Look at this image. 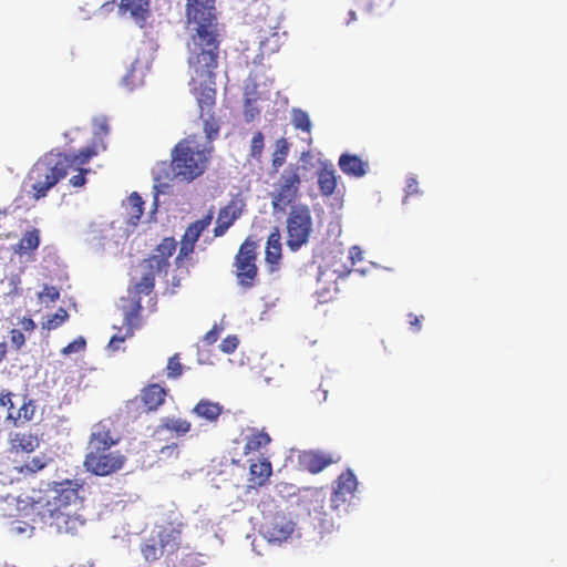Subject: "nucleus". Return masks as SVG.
<instances>
[{
    "label": "nucleus",
    "mask_w": 567,
    "mask_h": 567,
    "mask_svg": "<svg viewBox=\"0 0 567 567\" xmlns=\"http://www.w3.org/2000/svg\"><path fill=\"white\" fill-rule=\"evenodd\" d=\"M220 32L218 24L196 25L188 42V74L190 92L199 107V118L208 140L219 135L220 123L215 114L216 70L219 62Z\"/></svg>",
    "instance_id": "nucleus-1"
},
{
    "label": "nucleus",
    "mask_w": 567,
    "mask_h": 567,
    "mask_svg": "<svg viewBox=\"0 0 567 567\" xmlns=\"http://www.w3.org/2000/svg\"><path fill=\"white\" fill-rule=\"evenodd\" d=\"M207 141L208 145L200 144L196 135L181 140L172 150L171 164L162 162L153 171L156 190L165 193L175 179L188 184L200 177L208 167L214 150V140Z\"/></svg>",
    "instance_id": "nucleus-2"
},
{
    "label": "nucleus",
    "mask_w": 567,
    "mask_h": 567,
    "mask_svg": "<svg viewBox=\"0 0 567 567\" xmlns=\"http://www.w3.org/2000/svg\"><path fill=\"white\" fill-rule=\"evenodd\" d=\"M81 489L82 484L76 480L54 482L45 495L35 502L41 516L59 533L73 534L84 525V519L78 514L82 504Z\"/></svg>",
    "instance_id": "nucleus-3"
},
{
    "label": "nucleus",
    "mask_w": 567,
    "mask_h": 567,
    "mask_svg": "<svg viewBox=\"0 0 567 567\" xmlns=\"http://www.w3.org/2000/svg\"><path fill=\"white\" fill-rule=\"evenodd\" d=\"M121 435L115 431L110 419L101 420L93 425L87 442V453L83 465L87 472L96 476H109L121 471L126 456L118 450L111 449L118 444Z\"/></svg>",
    "instance_id": "nucleus-4"
},
{
    "label": "nucleus",
    "mask_w": 567,
    "mask_h": 567,
    "mask_svg": "<svg viewBox=\"0 0 567 567\" xmlns=\"http://www.w3.org/2000/svg\"><path fill=\"white\" fill-rule=\"evenodd\" d=\"M69 159L62 153H47L40 157L27 175L33 198L45 197L61 179L68 175Z\"/></svg>",
    "instance_id": "nucleus-5"
},
{
    "label": "nucleus",
    "mask_w": 567,
    "mask_h": 567,
    "mask_svg": "<svg viewBox=\"0 0 567 567\" xmlns=\"http://www.w3.org/2000/svg\"><path fill=\"white\" fill-rule=\"evenodd\" d=\"M287 247L291 251L299 250L309 241L312 233V216L309 206H292L287 217Z\"/></svg>",
    "instance_id": "nucleus-6"
},
{
    "label": "nucleus",
    "mask_w": 567,
    "mask_h": 567,
    "mask_svg": "<svg viewBox=\"0 0 567 567\" xmlns=\"http://www.w3.org/2000/svg\"><path fill=\"white\" fill-rule=\"evenodd\" d=\"M159 274L155 269H146L140 281L135 282L133 287L128 288V298L131 300L130 309L124 312V323L128 327V334L133 336L134 330L140 328L142 311L141 296L150 295L155 286V277Z\"/></svg>",
    "instance_id": "nucleus-7"
},
{
    "label": "nucleus",
    "mask_w": 567,
    "mask_h": 567,
    "mask_svg": "<svg viewBox=\"0 0 567 567\" xmlns=\"http://www.w3.org/2000/svg\"><path fill=\"white\" fill-rule=\"evenodd\" d=\"M256 243L246 239L235 257L234 267L238 285L245 290L255 287L258 278Z\"/></svg>",
    "instance_id": "nucleus-8"
},
{
    "label": "nucleus",
    "mask_w": 567,
    "mask_h": 567,
    "mask_svg": "<svg viewBox=\"0 0 567 567\" xmlns=\"http://www.w3.org/2000/svg\"><path fill=\"white\" fill-rule=\"evenodd\" d=\"M299 166L287 167L279 177L277 188L271 194L274 212L284 213L297 198L301 178Z\"/></svg>",
    "instance_id": "nucleus-9"
},
{
    "label": "nucleus",
    "mask_w": 567,
    "mask_h": 567,
    "mask_svg": "<svg viewBox=\"0 0 567 567\" xmlns=\"http://www.w3.org/2000/svg\"><path fill=\"white\" fill-rule=\"evenodd\" d=\"M66 159H69L68 172L70 169L78 171L76 175H73L69 183L73 187H82L86 183V174L91 172L89 168H83L94 156L99 154L95 143H92L81 148L76 154L62 153Z\"/></svg>",
    "instance_id": "nucleus-10"
},
{
    "label": "nucleus",
    "mask_w": 567,
    "mask_h": 567,
    "mask_svg": "<svg viewBox=\"0 0 567 567\" xmlns=\"http://www.w3.org/2000/svg\"><path fill=\"white\" fill-rule=\"evenodd\" d=\"M358 487V481L354 473L351 470L342 472L333 487V492L330 497V507L332 511H338L354 495Z\"/></svg>",
    "instance_id": "nucleus-11"
},
{
    "label": "nucleus",
    "mask_w": 567,
    "mask_h": 567,
    "mask_svg": "<svg viewBox=\"0 0 567 567\" xmlns=\"http://www.w3.org/2000/svg\"><path fill=\"white\" fill-rule=\"evenodd\" d=\"M214 217V213L210 209L202 219L192 223L185 230L182 238L181 248L175 259L178 265L184 258L194 251L196 241L198 240L202 233L210 225Z\"/></svg>",
    "instance_id": "nucleus-12"
},
{
    "label": "nucleus",
    "mask_w": 567,
    "mask_h": 567,
    "mask_svg": "<svg viewBox=\"0 0 567 567\" xmlns=\"http://www.w3.org/2000/svg\"><path fill=\"white\" fill-rule=\"evenodd\" d=\"M186 17L189 23L218 24L215 0H187Z\"/></svg>",
    "instance_id": "nucleus-13"
},
{
    "label": "nucleus",
    "mask_w": 567,
    "mask_h": 567,
    "mask_svg": "<svg viewBox=\"0 0 567 567\" xmlns=\"http://www.w3.org/2000/svg\"><path fill=\"white\" fill-rule=\"evenodd\" d=\"M341 456L337 453H329L318 450L303 451L299 455V464L311 474H318L331 464L338 463Z\"/></svg>",
    "instance_id": "nucleus-14"
},
{
    "label": "nucleus",
    "mask_w": 567,
    "mask_h": 567,
    "mask_svg": "<svg viewBox=\"0 0 567 567\" xmlns=\"http://www.w3.org/2000/svg\"><path fill=\"white\" fill-rule=\"evenodd\" d=\"M177 247V243L173 237L164 238L155 248L156 254L143 260L145 269H155L162 272L169 267V258L173 256Z\"/></svg>",
    "instance_id": "nucleus-15"
},
{
    "label": "nucleus",
    "mask_w": 567,
    "mask_h": 567,
    "mask_svg": "<svg viewBox=\"0 0 567 567\" xmlns=\"http://www.w3.org/2000/svg\"><path fill=\"white\" fill-rule=\"evenodd\" d=\"M183 526L182 523H168L158 530L156 538L167 555H174L179 550Z\"/></svg>",
    "instance_id": "nucleus-16"
},
{
    "label": "nucleus",
    "mask_w": 567,
    "mask_h": 567,
    "mask_svg": "<svg viewBox=\"0 0 567 567\" xmlns=\"http://www.w3.org/2000/svg\"><path fill=\"white\" fill-rule=\"evenodd\" d=\"M295 530V523L281 514H276L267 525L266 533L270 542H285Z\"/></svg>",
    "instance_id": "nucleus-17"
},
{
    "label": "nucleus",
    "mask_w": 567,
    "mask_h": 567,
    "mask_svg": "<svg viewBox=\"0 0 567 567\" xmlns=\"http://www.w3.org/2000/svg\"><path fill=\"white\" fill-rule=\"evenodd\" d=\"M338 165L341 172L348 176L361 178L369 171V162L358 155L343 153L340 155Z\"/></svg>",
    "instance_id": "nucleus-18"
},
{
    "label": "nucleus",
    "mask_w": 567,
    "mask_h": 567,
    "mask_svg": "<svg viewBox=\"0 0 567 567\" xmlns=\"http://www.w3.org/2000/svg\"><path fill=\"white\" fill-rule=\"evenodd\" d=\"M167 390L158 383H151L141 390V401L148 412L157 411L164 403Z\"/></svg>",
    "instance_id": "nucleus-19"
},
{
    "label": "nucleus",
    "mask_w": 567,
    "mask_h": 567,
    "mask_svg": "<svg viewBox=\"0 0 567 567\" xmlns=\"http://www.w3.org/2000/svg\"><path fill=\"white\" fill-rule=\"evenodd\" d=\"M318 187L322 196H331L337 188L338 178L332 164L322 163L317 172Z\"/></svg>",
    "instance_id": "nucleus-20"
},
{
    "label": "nucleus",
    "mask_w": 567,
    "mask_h": 567,
    "mask_svg": "<svg viewBox=\"0 0 567 567\" xmlns=\"http://www.w3.org/2000/svg\"><path fill=\"white\" fill-rule=\"evenodd\" d=\"M35 410L34 401L23 396L17 411H10V413L6 415V420L11 422L14 426H21L33 419Z\"/></svg>",
    "instance_id": "nucleus-21"
},
{
    "label": "nucleus",
    "mask_w": 567,
    "mask_h": 567,
    "mask_svg": "<svg viewBox=\"0 0 567 567\" xmlns=\"http://www.w3.org/2000/svg\"><path fill=\"white\" fill-rule=\"evenodd\" d=\"M280 231L276 227L267 239L265 259L268 265H270V270L275 271L278 269L279 261L281 259V243H280Z\"/></svg>",
    "instance_id": "nucleus-22"
},
{
    "label": "nucleus",
    "mask_w": 567,
    "mask_h": 567,
    "mask_svg": "<svg viewBox=\"0 0 567 567\" xmlns=\"http://www.w3.org/2000/svg\"><path fill=\"white\" fill-rule=\"evenodd\" d=\"M223 405L218 402H213L208 399H202L193 408L192 413L196 416L206 420L209 423H216L223 413Z\"/></svg>",
    "instance_id": "nucleus-23"
},
{
    "label": "nucleus",
    "mask_w": 567,
    "mask_h": 567,
    "mask_svg": "<svg viewBox=\"0 0 567 567\" xmlns=\"http://www.w3.org/2000/svg\"><path fill=\"white\" fill-rule=\"evenodd\" d=\"M10 450L12 452L31 453L39 446V439L31 433L16 432L9 436Z\"/></svg>",
    "instance_id": "nucleus-24"
},
{
    "label": "nucleus",
    "mask_w": 567,
    "mask_h": 567,
    "mask_svg": "<svg viewBox=\"0 0 567 567\" xmlns=\"http://www.w3.org/2000/svg\"><path fill=\"white\" fill-rule=\"evenodd\" d=\"M271 473V463L266 457L251 463L249 466L250 481L258 486L265 485L269 481Z\"/></svg>",
    "instance_id": "nucleus-25"
},
{
    "label": "nucleus",
    "mask_w": 567,
    "mask_h": 567,
    "mask_svg": "<svg viewBox=\"0 0 567 567\" xmlns=\"http://www.w3.org/2000/svg\"><path fill=\"white\" fill-rule=\"evenodd\" d=\"M40 245V231L37 228H32L23 234L22 238L14 246L13 250L16 254L23 256L38 249Z\"/></svg>",
    "instance_id": "nucleus-26"
},
{
    "label": "nucleus",
    "mask_w": 567,
    "mask_h": 567,
    "mask_svg": "<svg viewBox=\"0 0 567 567\" xmlns=\"http://www.w3.org/2000/svg\"><path fill=\"white\" fill-rule=\"evenodd\" d=\"M326 492L323 488H315L311 491L308 502V513L313 515L315 518L321 519L326 516L324 503Z\"/></svg>",
    "instance_id": "nucleus-27"
},
{
    "label": "nucleus",
    "mask_w": 567,
    "mask_h": 567,
    "mask_svg": "<svg viewBox=\"0 0 567 567\" xmlns=\"http://www.w3.org/2000/svg\"><path fill=\"white\" fill-rule=\"evenodd\" d=\"M141 553L146 561L152 563L159 559L165 551L156 536H151L142 543Z\"/></svg>",
    "instance_id": "nucleus-28"
},
{
    "label": "nucleus",
    "mask_w": 567,
    "mask_h": 567,
    "mask_svg": "<svg viewBox=\"0 0 567 567\" xmlns=\"http://www.w3.org/2000/svg\"><path fill=\"white\" fill-rule=\"evenodd\" d=\"M270 441L271 439L267 432L255 431L247 437L244 446V453L248 455L252 452H258L259 450L266 447Z\"/></svg>",
    "instance_id": "nucleus-29"
},
{
    "label": "nucleus",
    "mask_w": 567,
    "mask_h": 567,
    "mask_svg": "<svg viewBox=\"0 0 567 567\" xmlns=\"http://www.w3.org/2000/svg\"><path fill=\"white\" fill-rule=\"evenodd\" d=\"M395 0H357V8L368 14H381L389 9Z\"/></svg>",
    "instance_id": "nucleus-30"
},
{
    "label": "nucleus",
    "mask_w": 567,
    "mask_h": 567,
    "mask_svg": "<svg viewBox=\"0 0 567 567\" xmlns=\"http://www.w3.org/2000/svg\"><path fill=\"white\" fill-rule=\"evenodd\" d=\"M241 212L243 209L239 202L230 200L226 206L219 209L217 220L230 227L235 220L240 217Z\"/></svg>",
    "instance_id": "nucleus-31"
},
{
    "label": "nucleus",
    "mask_w": 567,
    "mask_h": 567,
    "mask_svg": "<svg viewBox=\"0 0 567 567\" xmlns=\"http://www.w3.org/2000/svg\"><path fill=\"white\" fill-rule=\"evenodd\" d=\"M150 0H121L120 9L130 12L135 19H144Z\"/></svg>",
    "instance_id": "nucleus-32"
},
{
    "label": "nucleus",
    "mask_w": 567,
    "mask_h": 567,
    "mask_svg": "<svg viewBox=\"0 0 567 567\" xmlns=\"http://www.w3.org/2000/svg\"><path fill=\"white\" fill-rule=\"evenodd\" d=\"M161 426L167 431L183 436L190 431L192 424L189 421L179 417H164Z\"/></svg>",
    "instance_id": "nucleus-33"
},
{
    "label": "nucleus",
    "mask_w": 567,
    "mask_h": 567,
    "mask_svg": "<svg viewBox=\"0 0 567 567\" xmlns=\"http://www.w3.org/2000/svg\"><path fill=\"white\" fill-rule=\"evenodd\" d=\"M291 123L296 130L306 132L307 134L311 133L312 124L306 111L297 107L292 109Z\"/></svg>",
    "instance_id": "nucleus-34"
},
{
    "label": "nucleus",
    "mask_w": 567,
    "mask_h": 567,
    "mask_svg": "<svg viewBox=\"0 0 567 567\" xmlns=\"http://www.w3.org/2000/svg\"><path fill=\"white\" fill-rule=\"evenodd\" d=\"M50 461L51 458L47 457L45 455L34 456L21 465L19 467V472L23 474H35L43 470Z\"/></svg>",
    "instance_id": "nucleus-35"
},
{
    "label": "nucleus",
    "mask_w": 567,
    "mask_h": 567,
    "mask_svg": "<svg viewBox=\"0 0 567 567\" xmlns=\"http://www.w3.org/2000/svg\"><path fill=\"white\" fill-rule=\"evenodd\" d=\"M69 317V312L64 308L60 307L54 315L49 317L47 321L42 322V328L48 331L55 330L66 322Z\"/></svg>",
    "instance_id": "nucleus-36"
},
{
    "label": "nucleus",
    "mask_w": 567,
    "mask_h": 567,
    "mask_svg": "<svg viewBox=\"0 0 567 567\" xmlns=\"http://www.w3.org/2000/svg\"><path fill=\"white\" fill-rule=\"evenodd\" d=\"M138 62L135 61L132 63L130 71L126 73V75L123 78L124 84L130 89L133 90L135 86L143 83V71L137 70Z\"/></svg>",
    "instance_id": "nucleus-37"
},
{
    "label": "nucleus",
    "mask_w": 567,
    "mask_h": 567,
    "mask_svg": "<svg viewBox=\"0 0 567 567\" xmlns=\"http://www.w3.org/2000/svg\"><path fill=\"white\" fill-rule=\"evenodd\" d=\"M128 204L131 207L130 219L133 225L141 218L143 215V205L144 202L142 197L137 193H132L128 197Z\"/></svg>",
    "instance_id": "nucleus-38"
},
{
    "label": "nucleus",
    "mask_w": 567,
    "mask_h": 567,
    "mask_svg": "<svg viewBox=\"0 0 567 567\" xmlns=\"http://www.w3.org/2000/svg\"><path fill=\"white\" fill-rule=\"evenodd\" d=\"M184 372V365L181 362V357L178 353H175L168 359L167 365H166V373L168 379H178L182 377Z\"/></svg>",
    "instance_id": "nucleus-39"
},
{
    "label": "nucleus",
    "mask_w": 567,
    "mask_h": 567,
    "mask_svg": "<svg viewBox=\"0 0 567 567\" xmlns=\"http://www.w3.org/2000/svg\"><path fill=\"white\" fill-rule=\"evenodd\" d=\"M288 143L285 138H280L277 141V150L276 152L274 153L272 155V166L275 168H278L280 167L285 161H286V157L288 155Z\"/></svg>",
    "instance_id": "nucleus-40"
},
{
    "label": "nucleus",
    "mask_w": 567,
    "mask_h": 567,
    "mask_svg": "<svg viewBox=\"0 0 567 567\" xmlns=\"http://www.w3.org/2000/svg\"><path fill=\"white\" fill-rule=\"evenodd\" d=\"M264 140H265V137L261 132L255 133L251 138L250 156L257 161L260 159L262 151H264V146H265Z\"/></svg>",
    "instance_id": "nucleus-41"
},
{
    "label": "nucleus",
    "mask_w": 567,
    "mask_h": 567,
    "mask_svg": "<svg viewBox=\"0 0 567 567\" xmlns=\"http://www.w3.org/2000/svg\"><path fill=\"white\" fill-rule=\"evenodd\" d=\"M256 100L246 99L244 104V117L247 123L252 122L259 114L260 111L256 106Z\"/></svg>",
    "instance_id": "nucleus-42"
},
{
    "label": "nucleus",
    "mask_w": 567,
    "mask_h": 567,
    "mask_svg": "<svg viewBox=\"0 0 567 567\" xmlns=\"http://www.w3.org/2000/svg\"><path fill=\"white\" fill-rule=\"evenodd\" d=\"M40 301L54 302L60 298V291L54 286L44 285L43 289L38 295Z\"/></svg>",
    "instance_id": "nucleus-43"
},
{
    "label": "nucleus",
    "mask_w": 567,
    "mask_h": 567,
    "mask_svg": "<svg viewBox=\"0 0 567 567\" xmlns=\"http://www.w3.org/2000/svg\"><path fill=\"white\" fill-rule=\"evenodd\" d=\"M86 342L83 337H79L72 342H70L66 347H64L61 351L63 355H69L74 352H80L85 349Z\"/></svg>",
    "instance_id": "nucleus-44"
},
{
    "label": "nucleus",
    "mask_w": 567,
    "mask_h": 567,
    "mask_svg": "<svg viewBox=\"0 0 567 567\" xmlns=\"http://www.w3.org/2000/svg\"><path fill=\"white\" fill-rule=\"evenodd\" d=\"M239 344V340L236 336H228L220 343V350L225 353H233Z\"/></svg>",
    "instance_id": "nucleus-45"
},
{
    "label": "nucleus",
    "mask_w": 567,
    "mask_h": 567,
    "mask_svg": "<svg viewBox=\"0 0 567 567\" xmlns=\"http://www.w3.org/2000/svg\"><path fill=\"white\" fill-rule=\"evenodd\" d=\"M10 340L12 346H14L17 350H20L25 343L24 334L22 333L21 330L18 329H12L10 331Z\"/></svg>",
    "instance_id": "nucleus-46"
},
{
    "label": "nucleus",
    "mask_w": 567,
    "mask_h": 567,
    "mask_svg": "<svg viewBox=\"0 0 567 567\" xmlns=\"http://www.w3.org/2000/svg\"><path fill=\"white\" fill-rule=\"evenodd\" d=\"M408 318H409V324H410V328L413 330V331H420L421 328H422V319H423V316H416L412 312H410L408 315Z\"/></svg>",
    "instance_id": "nucleus-47"
},
{
    "label": "nucleus",
    "mask_w": 567,
    "mask_h": 567,
    "mask_svg": "<svg viewBox=\"0 0 567 567\" xmlns=\"http://www.w3.org/2000/svg\"><path fill=\"white\" fill-rule=\"evenodd\" d=\"M128 337H131V336L128 334V327L126 326V333H125V336H122V337L113 336V337L111 338L110 342H109V348H110L111 350H113V351L118 350L120 344H121L122 342H124V341H125V339H126V338H128Z\"/></svg>",
    "instance_id": "nucleus-48"
},
{
    "label": "nucleus",
    "mask_w": 567,
    "mask_h": 567,
    "mask_svg": "<svg viewBox=\"0 0 567 567\" xmlns=\"http://www.w3.org/2000/svg\"><path fill=\"white\" fill-rule=\"evenodd\" d=\"M405 193H406V196L419 194V183H417L416 178H414V177L408 178L406 186H405Z\"/></svg>",
    "instance_id": "nucleus-49"
},
{
    "label": "nucleus",
    "mask_w": 567,
    "mask_h": 567,
    "mask_svg": "<svg viewBox=\"0 0 567 567\" xmlns=\"http://www.w3.org/2000/svg\"><path fill=\"white\" fill-rule=\"evenodd\" d=\"M20 326L27 332H32L37 328L35 322L30 317H23L20 320Z\"/></svg>",
    "instance_id": "nucleus-50"
},
{
    "label": "nucleus",
    "mask_w": 567,
    "mask_h": 567,
    "mask_svg": "<svg viewBox=\"0 0 567 567\" xmlns=\"http://www.w3.org/2000/svg\"><path fill=\"white\" fill-rule=\"evenodd\" d=\"M14 394L10 391H2L0 393V409H4L7 404H9L10 399L13 398Z\"/></svg>",
    "instance_id": "nucleus-51"
},
{
    "label": "nucleus",
    "mask_w": 567,
    "mask_h": 567,
    "mask_svg": "<svg viewBox=\"0 0 567 567\" xmlns=\"http://www.w3.org/2000/svg\"><path fill=\"white\" fill-rule=\"evenodd\" d=\"M229 229V226H226L224 223L221 221H216V226L214 228V235L216 237H220L223 235H225V233Z\"/></svg>",
    "instance_id": "nucleus-52"
},
{
    "label": "nucleus",
    "mask_w": 567,
    "mask_h": 567,
    "mask_svg": "<svg viewBox=\"0 0 567 567\" xmlns=\"http://www.w3.org/2000/svg\"><path fill=\"white\" fill-rule=\"evenodd\" d=\"M217 338H218V333L215 329H212L210 331H208L206 334H205V341L209 344L214 343L217 341Z\"/></svg>",
    "instance_id": "nucleus-53"
},
{
    "label": "nucleus",
    "mask_w": 567,
    "mask_h": 567,
    "mask_svg": "<svg viewBox=\"0 0 567 567\" xmlns=\"http://www.w3.org/2000/svg\"><path fill=\"white\" fill-rule=\"evenodd\" d=\"M8 347L6 342H0V363L6 359Z\"/></svg>",
    "instance_id": "nucleus-54"
},
{
    "label": "nucleus",
    "mask_w": 567,
    "mask_h": 567,
    "mask_svg": "<svg viewBox=\"0 0 567 567\" xmlns=\"http://www.w3.org/2000/svg\"><path fill=\"white\" fill-rule=\"evenodd\" d=\"M4 409L7 410V414L10 413V411H17V409L14 408V403L12 401V398L10 399L9 404H7V406Z\"/></svg>",
    "instance_id": "nucleus-55"
},
{
    "label": "nucleus",
    "mask_w": 567,
    "mask_h": 567,
    "mask_svg": "<svg viewBox=\"0 0 567 567\" xmlns=\"http://www.w3.org/2000/svg\"><path fill=\"white\" fill-rule=\"evenodd\" d=\"M349 17H350V19H349L348 22L357 20L355 11L350 10L349 11Z\"/></svg>",
    "instance_id": "nucleus-56"
},
{
    "label": "nucleus",
    "mask_w": 567,
    "mask_h": 567,
    "mask_svg": "<svg viewBox=\"0 0 567 567\" xmlns=\"http://www.w3.org/2000/svg\"><path fill=\"white\" fill-rule=\"evenodd\" d=\"M101 130L104 132V134H107V132H109V126H107V124H106L105 122H103V123L101 124Z\"/></svg>",
    "instance_id": "nucleus-57"
},
{
    "label": "nucleus",
    "mask_w": 567,
    "mask_h": 567,
    "mask_svg": "<svg viewBox=\"0 0 567 567\" xmlns=\"http://www.w3.org/2000/svg\"><path fill=\"white\" fill-rule=\"evenodd\" d=\"M7 215H8V210H7V209H2V208H0V219H1L2 217L7 216Z\"/></svg>",
    "instance_id": "nucleus-58"
},
{
    "label": "nucleus",
    "mask_w": 567,
    "mask_h": 567,
    "mask_svg": "<svg viewBox=\"0 0 567 567\" xmlns=\"http://www.w3.org/2000/svg\"><path fill=\"white\" fill-rule=\"evenodd\" d=\"M109 4H110V3H109V2H106V3H104V4L102 6V8H106Z\"/></svg>",
    "instance_id": "nucleus-59"
}]
</instances>
